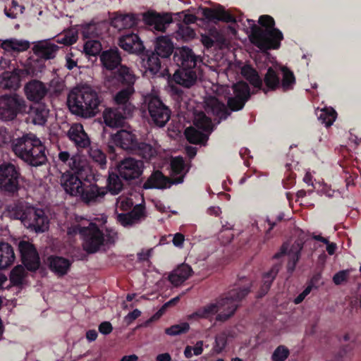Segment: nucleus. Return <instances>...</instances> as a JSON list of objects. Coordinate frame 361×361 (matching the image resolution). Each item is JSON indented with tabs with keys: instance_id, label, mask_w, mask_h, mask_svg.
I'll return each mask as SVG.
<instances>
[{
	"instance_id": "f8f14e48",
	"label": "nucleus",
	"mask_w": 361,
	"mask_h": 361,
	"mask_svg": "<svg viewBox=\"0 0 361 361\" xmlns=\"http://www.w3.org/2000/svg\"><path fill=\"white\" fill-rule=\"evenodd\" d=\"M143 21L151 29L164 32L166 27L172 23L170 13H159L155 11H148L142 15Z\"/></svg>"
},
{
	"instance_id": "a211bd4d",
	"label": "nucleus",
	"mask_w": 361,
	"mask_h": 361,
	"mask_svg": "<svg viewBox=\"0 0 361 361\" xmlns=\"http://www.w3.org/2000/svg\"><path fill=\"white\" fill-rule=\"evenodd\" d=\"M46 85L37 80H32L25 84L24 92L29 101L38 102L42 100L47 93Z\"/></svg>"
},
{
	"instance_id": "9b49d317",
	"label": "nucleus",
	"mask_w": 361,
	"mask_h": 361,
	"mask_svg": "<svg viewBox=\"0 0 361 361\" xmlns=\"http://www.w3.org/2000/svg\"><path fill=\"white\" fill-rule=\"evenodd\" d=\"M18 250L23 263L28 270L35 271L39 267V258L36 249L30 243L22 240L18 243Z\"/></svg>"
},
{
	"instance_id": "dca6fc26",
	"label": "nucleus",
	"mask_w": 361,
	"mask_h": 361,
	"mask_svg": "<svg viewBox=\"0 0 361 361\" xmlns=\"http://www.w3.org/2000/svg\"><path fill=\"white\" fill-rule=\"evenodd\" d=\"M204 108L207 114L218 118L219 120L226 118L230 114L226 105L212 96L205 97Z\"/></svg>"
},
{
	"instance_id": "f03ea898",
	"label": "nucleus",
	"mask_w": 361,
	"mask_h": 361,
	"mask_svg": "<svg viewBox=\"0 0 361 361\" xmlns=\"http://www.w3.org/2000/svg\"><path fill=\"white\" fill-rule=\"evenodd\" d=\"M101 100L91 87L82 86L71 91L68 97L70 110L83 118H91L99 112Z\"/></svg>"
},
{
	"instance_id": "aec40b11",
	"label": "nucleus",
	"mask_w": 361,
	"mask_h": 361,
	"mask_svg": "<svg viewBox=\"0 0 361 361\" xmlns=\"http://www.w3.org/2000/svg\"><path fill=\"white\" fill-rule=\"evenodd\" d=\"M60 182L61 186L67 193L75 197H79L85 184L78 176L70 173H63Z\"/></svg>"
},
{
	"instance_id": "4c0bfd02",
	"label": "nucleus",
	"mask_w": 361,
	"mask_h": 361,
	"mask_svg": "<svg viewBox=\"0 0 361 361\" xmlns=\"http://www.w3.org/2000/svg\"><path fill=\"white\" fill-rule=\"evenodd\" d=\"M49 261L51 269L59 275L66 274L71 266L68 259L61 257H50Z\"/></svg>"
},
{
	"instance_id": "4468645a",
	"label": "nucleus",
	"mask_w": 361,
	"mask_h": 361,
	"mask_svg": "<svg viewBox=\"0 0 361 361\" xmlns=\"http://www.w3.org/2000/svg\"><path fill=\"white\" fill-rule=\"evenodd\" d=\"M173 60L178 68H195L197 61V56L191 49L183 47L176 49Z\"/></svg>"
},
{
	"instance_id": "6e6552de",
	"label": "nucleus",
	"mask_w": 361,
	"mask_h": 361,
	"mask_svg": "<svg viewBox=\"0 0 361 361\" xmlns=\"http://www.w3.org/2000/svg\"><path fill=\"white\" fill-rule=\"evenodd\" d=\"M143 162L140 160L128 157L117 164V171L120 176L126 180L138 178L142 173Z\"/></svg>"
},
{
	"instance_id": "9d476101",
	"label": "nucleus",
	"mask_w": 361,
	"mask_h": 361,
	"mask_svg": "<svg viewBox=\"0 0 361 361\" xmlns=\"http://www.w3.org/2000/svg\"><path fill=\"white\" fill-rule=\"evenodd\" d=\"M19 172L16 166L9 163L0 165V188L8 192H14L18 186Z\"/></svg>"
},
{
	"instance_id": "69168bd1",
	"label": "nucleus",
	"mask_w": 361,
	"mask_h": 361,
	"mask_svg": "<svg viewBox=\"0 0 361 361\" xmlns=\"http://www.w3.org/2000/svg\"><path fill=\"white\" fill-rule=\"evenodd\" d=\"M350 275V270L345 269L339 271L333 276V282L336 285H341L343 282H346Z\"/></svg>"
},
{
	"instance_id": "de8ad7c7",
	"label": "nucleus",
	"mask_w": 361,
	"mask_h": 361,
	"mask_svg": "<svg viewBox=\"0 0 361 361\" xmlns=\"http://www.w3.org/2000/svg\"><path fill=\"white\" fill-rule=\"evenodd\" d=\"M121 178L118 173H109L107 188L111 194L117 195L123 189V183Z\"/></svg>"
},
{
	"instance_id": "20e7f679",
	"label": "nucleus",
	"mask_w": 361,
	"mask_h": 361,
	"mask_svg": "<svg viewBox=\"0 0 361 361\" xmlns=\"http://www.w3.org/2000/svg\"><path fill=\"white\" fill-rule=\"evenodd\" d=\"M259 23L264 28L254 25L251 27L249 36L250 42L261 50L277 48L282 39V34L274 27V18L270 16L264 15L260 16Z\"/></svg>"
},
{
	"instance_id": "a19ab883",
	"label": "nucleus",
	"mask_w": 361,
	"mask_h": 361,
	"mask_svg": "<svg viewBox=\"0 0 361 361\" xmlns=\"http://www.w3.org/2000/svg\"><path fill=\"white\" fill-rule=\"evenodd\" d=\"M219 311L218 304L212 302L197 310L195 313L190 315L191 319H207L214 315Z\"/></svg>"
},
{
	"instance_id": "680f3d73",
	"label": "nucleus",
	"mask_w": 361,
	"mask_h": 361,
	"mask_svg": "<svg viewBox=\"0 0 361 361\" xmlns=\"http://www.w3.org/2000/svg\"><path fill=\"white\" fill-rule=\"evenodd\" d=\"M203 342L202 341H198L195 344V346H189L188 345L184 350V355L186 357L190 358L192 355H200L202 353L203 351Z\"/></svg>"
},
{
	"instance_id": "58836bf2",
	"label": "nucleus",
	"mask_w": 361,
	"mask_h": 361,
	"mask_svg": "<svg viewBox=\"0 0 361 361\" xmlns=\"http://www.w3.org/2000/svg\"><path fill=\"white\" fill-rule=\"evenodd\" d=\"M295 267L300 257V251L302 250L304 244L309 240L310 236L300 228L295 226Z\"/></svg>"
},
{
	"instance_id": "c03bdc74",
	"label": "nucleus",
	"mask_w": 361,
	"mask_h": 361,
	"mask_svg": "<svg viewBox=\"0 0 361 361\" xmlns=\"http://www.w3.org/2000/svg\"><path fill=\"white\" fill-rule=\"evenodd\" d=\"M197 129L196 127H190L185 129V135L187 140L193 144L204 143L207 139V135L204 133Z\"/></svg>"
},
{
	"instance_id": "338daca9",
	"label": "nucleus",
	"mask_w": 361,
	"mask_h": 361,
	"mask_svg": "<svg viewBox=\"0 0 361 361\" xmlns=\"http://www.w3.org/2000/svg\"><path fill=\"white\" fill-rule=\"evenodd\" d=\"M227 342L226 335L224 333L220 334L216 337L214 350L216 353H221L225 348Z\"/></svg>"
},
{
	"instance_id": "f704fd0d",
	"label": "nucleus",
	"mask_w": 361,
	"mask_h": 361,
	"mask_svg": "<svg viewBox=\"0 0 361 361\" xmlns=\"http://www.w3.org/2000/svg\"><path fill=\"white\" fill-rule=\"evenodd\" d=\"M173 46L167 37H159L157 39L154 53L162 58L169 57L173 52Z\"/></svg>"
},
{
	"instance_id": "79ce46f5",
	"label": "nucleus",
	"mask_w": 361,
	"mask_h": 361,
	"mask_svg": "<svg viewBox=\"0 0 361 361\" xmlns=\"http://www.w3.org/2000/svg\"><path fill=\"white\" fill-rule=\"evenodd\" d=\"M241 74L253 86L260 89L262 88V80L259 76L258 73L250 66H244L241 68Z\"/></svg>"
},
{
	"instance_id": "e2e57ef3",
	"label": "nucleus",
	"mask_w": 361,
	"mask_h": 361,
	"mask_svg": "<svg viewBox=\"0 0 361 361\" xmlns=\"http://www.w3.org/2000/svg\"><path fill=\"white\" fill-rule=\"evenodd\" d=\"M116 207L122 211H127L131 208L133 204L132 199L126 196H120L116 200Z\"/></svg>"
},
{
	"instance_id": "6e6d98bb",
	"label": "nucleus",
	"mask_w": 361,
	"mask_h": 361,
	"mask_svg": "<svg viewBox=\"0 0 361 361\" xmlns=\"http://www.w3.org/2000/svg\"><path fill=\"white\" fill-rule=\"evenodd\" d=\"M101 50L102 44L98 40H88L84 45V51L88 55L95 56L98 54Z\"/></svg>"
},
{
	"instance_id": "0e129e2a",
	"label": "nucleus",
	"mask_w": 361,
	"mask_h": 361,
	"mask_svg": "<svg viewBox=\"0 0 361 361\" xmlns=\"http://www.w3.org/2000/svg\"><path fill=\"white\" fill-rule=\"evenodd\" d=\"M78 39V33L75 30H69L65 33V35L59 39L60 43H63L66 45H71L75 43Z\"/></svg>"
},
{
	"instance_id": "393cba45",
	"label": "nucleus",
	"mask_w": 361,
	"mask_h": 361,
	"mask_svg": "<svg viewBox=\"0 0 361 361\" xmlns=\"http://www.w3.org/2000/svg\"><path fill=\"white\" fill-rule=\"evenodd\" d=\"M202 16L210 21H224L226 23H235V18L222 6L215 8H205L202 10Z\"/></svg>"
},
{
	"instance_id": "bf43d9fd",
	"label": "nucleus",
	"mask_w": 361,
	"mask_h": 361,
	"mask_svg": "<svg viewBox=\"0 0 361 361\" xmlns=\"http://www.w3.org/2000/svg\"><path fill=\"white\" fill-rule=\"evenodd\" d=\"M281 75L282 76L281 87L283 90H287L291 88L293 73L290 71L288 70L286 67L280 68Z\"/></svg>"
},
{
	"instance_id": "ea45409f",
	"label": "nucleus",
	"mask_w": 361,
	"mask_h": 361,
	"mask_svg": "<svg viewBox=\"0 0 361 361\" xmlns=\"http://www.w3.org/2000/svg\"><path fill=\"white\" fill-rule=\"evenodd\" d=\"M1 47L7 51H24L30 47L29 42L26 40H18L16 39H6L1 44Z\"/></svg>"
},
{
	"instance_id": "37998d69",
	"label": "nucleus",
	"mask_w": 361,
	"mask_h": 361,
	"mask_svg": "<svg viewBox=\"0 0 361 361\" xmlns=\"http://www.w3.org/2000/svg\"><path fill=\"white\" fill-rule=\"evenodd\" d=\"M159 55L154 52H152L143 59V66L149 71L152 74L157 73L161 68V62Z\"/></svg>"
},
{
	"instance_id": "c756f323",
	"label": "nucleus",
	"mask_w": 361,
	"mask_h": 361,
	"mask_svg": "<svg viewBox=\"0 0 361 361\" xmlns=\"http://www.w3.org/2000/svg\"><path fill=\"white\" fill-rule=\"evenodd\" d=\"M192 274V268L186 264H182L170 273L169 280L174 286H178L185 281Z\"/></svg>"
},
{
	"instance_id": "c9c22d12",
	"label": "nucleus",
	"mask_w": 361,
	"mask_h": 361,
	"mask_svg": "<svg viewBox=\"0 0 361 361\" xmlns=\"http://www.w3.org/2000/svg\"><path fill=\"white\" fill-rule=\"evenodd\" d=\"M136 24V19L133 15H118L111 20V25L118 30L131 28Z\"/></svg>"
},
{
	"instance_id": "1a4fd4ad",
	"label": "nucleus",
	"mask_w": 361,
	"mask_h": 361,
	"mask_svg": "<svg viewBox=\"0 0 361 361\" xmlns=\"http://www.w3.org/2000/svg\"><path fill=\"white\" fill-rule=\"evenodd\" d=\"M233 95L228 99V106L232 111L242 109L250 97L248 85L245 82H237L232 86Z\"/></svg>"
},
{
	"instance_id": "473e14b6",
	"label": "nucleus",
	"mask_w": 361,
	"mask_h": 361,
	"mask_svg": "<svg viewBox=\"0 0 361 361\" xmlns=\"http://www.w3.org/2000/svg\"><path fill=\"white\" fill-rule=\"evenodd\" d=\"M15 260L13 247L6 243H0V269L11 266Z\"/></svg>"
},
{
	"instance_id": "bb28decb",
	"label": "nucleus",
	"mask_w": 361,
	"mask_h": 361,
	"mask_svg": "<svg viewBox=\"0 0 361 361\" xmlns=\"http://www.w3.org/2000/svg\"><path fill=\"white\" fill-rule=\"evenodd\" d=\"M134 92V88L128 86L126 88L121 90L114 97L116 108L122 109L125 114H132L134 111V106L130 102V98Z\"/></svg>"
},
{
	"instance_id": "8fccbe9b",
	"label": "nucleus",
	"mask_w": 361,
	"mask_h": 361,
	"mask_svg": "<svg viewBox=\"0 0 361 361\" xmlns=\"http://www.w3.org/2000/svg\"><path fill=\"white\" fill-rule=\"evenodd\" d=\"M118 76L121 81L127 85L128 86L133 87L135 81V75L134 73L130 70L129 68L125 66H121L120 68L118 71Z\"/></svg>"
},
{
	"instance_id": "09e8293b",
	"label": "nucleus",
	"mask_w": 361,
	"mask_h": 361,
	"mask_svg": "<svg viewBox=\"0 0 361 361\" xmlns=\"http://www.w3.org/2000/svg\"><path fill=\"white\" fill-rule=\"evenodd\" d=\"M264 81L267 87L262 90L265 93H267L269 90H275L279 86V74L276 73L273 68H269L264 75Z\"/></svg>"
},
{
	"instance_id": "39448f33",
	"label": "nucleus",
	"mask_w": 361,
	"mask_h": 361,
	"mask_svg": "<svg viewBox=\"0 0 361 361\" xmlns=\"http://www.w3.org/2000/svg\"><path fill=\"white\" fill-rule=\"evenodd\" d=\"M250 292L248 288H235L231 290L228 293L216 300L219 310H222L217 314L216 320L226 321L233 316L239 306L240 301L243 299Z\"/></svg>"
},
{
	"instance_id": "0eeeda50",
	"label": "nucleus",
	"mask_w": 361,
	"mask_h": 361,
	"mask_svg": "<svg viewBox=\"0 0 361 361\" xmlns=\"http://www.w3.org/2000/svg\"><path fill=\"white\" fill-rule=\"evenodd\" d=\"M148 111L154 123L163 127L170 118L171 111L159 98L150 97L148 101Z\"/></svg>"
},
{
	"instance_id": "774afa93",
	"label": "nucleus",
	"mask_w": 361,
	"mask_h": 361,
	"mask_svg": "<svg viewBox=\"0 0 361 361\" xmlns=\"http://www.w3.org/2000/svg\"><path fill=\"white\" fill-rule=\"evenodd\" d=\"M352 343L343 346L338 353L336 359L341 361H346L350 357V352L353 349Z\"/></svg>"
},
{
	"instance_id": "2f4dec72",
	"label": "nucleus",
	"mask_w": 361,
	"mask_h": 361,
	"mask_svg": "<svg viewBox=\"0 0 361 361\" xmlns=\"http://www.w3.org/2000/svg\"><path fill=\"white\" fill-rule=\"evenodd\" d=\"M158 149L159 146L156 142H153V144L137 142V146L133 152L142 158L146 160H150L152 158L157 155Z\"/></svg>"
},
{
	"instance_id": "5fc2aeb1",
	"label": "nucleus",
	"mask_w": 361,
	"mask_h": 361,
	"mask_svg": "<svg viewBox=\"0 0 361 361\" xmlns=\"http://www.w3.org/2000/svg\"><path fill=\"white\" fill-rule=\"evenodd\" d=\"M68 166L76 173H80L85 170L86 161L82 159L79 155H73Z\"/></svg>"
},
{
	"instance_id": "ddd939ff",
	"label": "nucleus",
	"mask_w": 361,
	"mask_h": 361,
	"mask_svg": "<svg viewBox=\"0 0 361 361\" xmlns=\"http://www.w3.org/2000/svg\"><path fill=\"white\" fill-rule=\"evenodd\" d=\"M183 182V176L169 178L164 176L161 172L157 171L153 173L143 185V188L164 189L170 187L172 184H178Z\"/></svg>"
},
{
	"instance_id": "864d4df0",
	"label": "nucleus",
	"mask_w": 361,
	"mask_h": 361,
	"mask_svg": "<svg viewBox=\"0 0 361 361\" xmlns=\"http://www.w3.org/2000/svg\"><path fill=\"white\" fill-rule=\"evenodd\" d=\"M89 155L93 161L98 163L102 167H104L106 165V155L97 147H91L89 151Z\"/></svg>"
},
{
	"instance_id": "72a5a7b5",
	"label": "nucleus",
	"mask_w": 361,
	"mask_h": 361,
	"mask_svg": "<svg viewBox=\"0 0 361 361\" xmlns=\"http://www.w3.org/2000/svg\"><path fill=\"white\" fill-rule=\"evenodd\" d=\"M20 85L14 70L4 72L0 76V87L4 90H17Z\"/></svg>"
},
{
	"instance_id": "49530a36",
	"label": "nucleus",
	"mask_w": 361,
	"mask_h": 361,
	"mask_svg": "<svg viewBox=\"0 0 361 361\" xmlns=\"http://www.w3.org/2000/svg\"><path fill=\"white\" fill-rule=\"evenodd\" d=\"M193 123L197 128L204 132L209 133L212 130L211 119L202 111L195 114Z\"/></svg>"
},
{
	"instance_id": "423d86ee",
	"label": "nucleus",
	"mask_w": 361,
	"mask_h": 361,
	"mask_svg": "<svg viewBox=\"0 0 361 361\" xmlns=\"http://www.w3.org/2000/svg\"><path fill=\"white\" fill-rule=\"evenodd\" d=\"M27 109L26 101L18 94L0 97V119L2 121H13L18 114L26 113Z\"/></svg>"
},
{
	"instance_id": "b1692460",
	"label": "nucleus",
	"mask_w": 361,
	"mask_h": 361,
	"mask_svg": "<svg viewBox=\"0 0 361 361\" xmlns=\"http://www.w3.org/2000/svg\"><path fill=\"white\" fill-rule=\"evenodd\" d=\"M68 137L78 148H85L90 144V140L80 123L73 124L68 131Z\"/></svg>"
},
{
	"instance_id": "052dcab7",
	"label": "nucleus",
	"mask_w": 361,
	"mask_h": 361,
	"mask_svg": "<svg viewBox=\"0 0 361 361\" xmlns=\"http://www.w3.org/2000/svg\"><path fill=\"white\" fill-rule=\"evenodd\" d=\"M289 355L288 349L284 345H279L274 351L271 359L273 361H284Z\"/></svg>"
},
{
	"instance_id": "13d9d810",
	"label": "nucleus",
	"mask_w": 361,
	"mask_h": 361,
	"mask_svg": "<svg viewBox=\"0 0 361 361\" xmlns=\"http://www.w3.org/2000/svg\"><path fill=\"white\" fill-rule=\"evenodd\" d=\"M171 167L173 176L179 175V176H183V178L184 177L185 173H183V171L185 169V164L181 157H175L172 159L171 161Z\"/></svg>"
},
{
	"instance_id": "cd10ccee",
	"label": "nucleus",
	"mask_w": 361,
	"mask_h": 361,
	"mask_svg": "<svg viewBox=\"0 0 361 361\" xmlns=\"http://www.w3.org/2000/svg\"><path fill=\"white\" fill-rule=\"evenodd\" d=\"M26 113L28 114L29 119L32 123L42 126L47 120L49 110L44 104L37 102L30 106Z\"/></svg>"
},
{
	"instance_id": "c85d7f7f",
	"label": "nucleus",
	"mask_w": 361,
	"mask_h": 361,
	"mask_svg": "<svg viewBox=\"0 0 361 361\" xmlns=\"http://www.w3.org/2000/svg\"><path fill=\"white\" fill-rule=\"evenodd\" d=\"M58 46L50 41L37 42L32 47L33 52L39 57L50 59L55 57Z\"/></svg>"
},
{
	"instance_id": "4d7b16f0",
	"label": "nucleus",
	"mask_w": 361,
	"mask_h": 361,
	"mask_svg": "<svg viewBox=\"0 0 361 361\" xmlns=\"http://www.w3.org/2000/svg\"><path fill=\"white\" fill-rule=\"evenodd\" d=\"M189 329V324L187 322H183L181 324L173 325L171 327L166 329L165 333L170 336H176L188 332Z\"/></svg>"
},
{
	"instance_id": "4be33fe9",
	"label": "nucleus",
	"mask_w": 361,
	"mask_h": 361,
	"mask_svg": "<svg viewBox=\"0 0 361 361\" xmlns=\"http://www.w3.org/2000/svg\"><path fill=\"white\" fill-rule=\"evenodd\" d=\"M22 160L34 166H38L45 164L47 160L45 154V147L39 139L35 140V145H34V148L30 154L23 155Z\"/></svg>"
},
{
	"instance_id": "7ed1b4c3",
	"label": "nucleus",
	"mask_w": 361,
	"mask_h": 361,
	"mask_svg": "<svg viewBox=\"0 0 361 361\" xmlns=\"http://www.w3.org/2000/svg\"><path fill=\"white\" fill-rule=\"evenodd\" d=\"M10 216L20 220L28 229L36 233H43L49 228V220L43 209L27 203L16 204L9 210Z\"/></svg>"
},
{
	"instance_id": "3c124183",
	"label": "nucleus",
	"mask_w": 361,
	"mask_h": 361,
	"mask_svg": "<svg viewBox=\"0 0 361 361\" xmlns=\"http://www.w3.org/2000/svg\"><path fill=\"white\" fill-rule=\"evenodd\" d=\"M337 114L334 109H324L321 110V112L318 116L322 123L324 124L326 127L331 126L336 118Z\"/></svg>"
},
{
	"instance_id": "603ef678",
	"label": "nucleus",
	"mask_w": 361,
	"mask_h": 361,
	"mask_svg": "<svg viewBox=\"0 0 361 361\" xmlns=\"http://www.w3.org/2000/svg\"><path fill=\"white\" fill-rule=\"evenodd\" d=\"M25 268L21 265L16 266L11 272L10 280L12 283L19 285L23 283L25 276Z\"/></svg>"
},
{
	"instance_id": "5701e85b",
	"label": "nucleus",
	"mask_w": 361,
	"mask_h": 361,
	"mask_svg": "<svg viewBox=\"0 0 361 361\" xmlns=\"http://www.w3.org/2000/svg\"><path fill=\"white\" fill-rule=\"evenodd\" d=\"M145 216V207L137 204L130 212L118 214L117 220L123 226H131L143 220Z\"/></svg>"
},
{
	"instance_id": "a878e982",
	"label": "nucleus",
	"mask_w": 361,
	"mask_h": 361,
	"mask_svg": "<svg viewBox=\"0 0 361 361\" xmlns=\"http://www.w3.org/2000/svg\"><path fill=\"white\" fill-rule=\"evenodd\" d=\"M173 78L177 84L188 88L196 82L197 75L195 68H178Z\"/></svg>"
},
{
	"instance_id": "7c9ffc66",
	"label": "nucleus",
	"mask_w": 361,
	"mask_h": 361,
	"mask_svg": "<svg viewBox=\"0 0 361 361\" xmlns=\"http://www.w3.org/2000/svg\"><path fill=\"white\" fill-rule=\"evenodd\" d=\"M118 44L122 49L131 53L138 52L143 48L138 36L133 33L121 37Z\"/></svg>"
},
{
	"instance_id": "6ab92c4d",
	"label": "nucleus",
	"mask_w": 361,
	"mask_h": 361,
	"mask_svg": "<svg viewBox=\"0 0 361 361\" xmlns=\"http://www.w3.org/2000/svg\"><path fill=\"white\" fill-rule=\"evenodd\" d=\"M114 143L119 147L129 151H134L137 146V140L136 135L132 132L121 130L112 135Z\"/></svg>"
},
{
	"instance_id": "2eb2a0df",
	"label": "nucleus",
	"mask_w": 361,
	"mask_h": 361,
	"mask_svg": "<svg viewBox=\"0 0 361 361\" xmlns=\"http://www.w3.org/2000/svg\"><path fill=\"white\" fill-rule=\"evenodd\" d=\"M38 140L39 138L34 134L24 135L13 141L12 149L17 157L23 159V155L30 154L35 145V140Z\"/></svg>"
},
{
	"instance_id": "a18cd8bd",
	"label": "nucleus",
	"mask_w": 361,
	"mask_h": 361,
	"mask_svg": "<svg viewBox=\"0 0 361 361\" xmlns=\"http://www.w3.org/2000/svg\"><path fill=\"white\" fill-rule=\"evenodd\" d=\"M279 271V265L276 264L273 266L271 270L266 273L263 276V284L260 289L259 296L262 297L264 295L268 290H269L272 281L276 276L278 272Z\"/></svg>"
},
{
	"instance_id": "f257e3e1",
	"label": "nucleus",
	"mask_w": 361,
	"mask_h": 361,
	"mask_svg": "<svg viewBox=\"0 0 361 361\" xmlns=\"http://www.w3.org/2000/svg\"><path fill=\"white\" fill-rule=\"evenodd\" d=\"M68 234L74 235L79 233L83 240V249L88 253H95L102 246L112 244L117 239V232L114 229L106 228L105 233L95 224H75L68 228Z\"/></svg>"
},
{
	"instance_id": "f3484780",
	"label": "nucleus",
	"mask_w": 361,
	"mask_h": 361,
	"mask_svg": "<svg viewBox=\"0 0 361 361\" xmlns=\"http://www.w3.org/2000/svg\"><path fill=\"white\" fill-rule=\"evenodd\" d=\"M132 114H125L118 108L106 109L103 112V118L105 124L111 128H119L123 126L127 118Z\"/></svg>"
},
{
	"instance_id": "e433bc0d",
	"label": "nucleus",
	"mask_w": 361,
	"mask_h": 361,
	"mask_svg": "<svg viewBox=\"0 0 361 361\" xmlns=\"http://www.w3.org/2000/svg\"><path fill=\"white\" fill-rule=\"evenodd\" d=\"M101 61L105 68L112 70L121 62V56L117 50L106 51L101 55Z\"/></svg>"
},
{
	"instance_id": "412c9836",
	"label": "nucleus",
	"mask_w": 361,
	"mask_h": 361,
	"mask_svg": "<svg viewBox=\"0 0 361 361\" xmlns=\"http://www.w3.org/2000/svg\"><path fill=\"white\" fill-rule=\"evenodd\" d=\"M106 194L104 188H99L95 184L85 183L79 197L84 202L90 204L100 201Z\"/></svg>"
}]
</instances>
